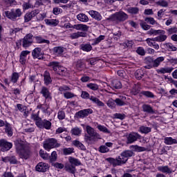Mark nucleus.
Masks as SVG:
<instances>
[{
  "label": "nucleus",
  "mask_w": 177,
  "mask_h": 177,
  "mask_svg": "<svg viewBox=\"0 0 177 177\" xmlns=\"http://www.w3.org/2000/svg\"><path fill=\"white\" fill-rule=\"evenodd\" d=\"M65 169L66 172H69V174H75V167L73 165H68L65 167Z\"/></svg>",
  "instance_id": "nucleus-54"
},
{
  "label": "nucleus",
  "mask_w": 177,
  "mask_h": 177,
  "mask_svg": "<svg viewBox=\"0 0 177 177\" xmlns=\"http://www.w3.org/2000/svg\"><path fill=\"white\" fill-rule=\"evenodd\" d=\"M140 93L143 96H145V97H149V99H154V97H156V95L149 91H142Z\"/></svg>",
  "instance_id": "nucleus-38"
},
{
  "label": "nucleus",
  "mask_w": 177,
  "mask_h": 177,
  "mask_svg": "<svg viewBox=\"0 0 177 177\" xmlns=\"http://www.w3.org/2000/svg\"><path fill=\"white\" fill-rule=\"evenodd\" d=\"M20 31H23V28H11L10 30V35H13L14 34L16 35V34H17V32H20Z\"/></svg>",
  "instance_id": "nucleus-56"
},
{
  "label": "nucleus",
  "mask_w": 177,
  "mask_h": 177,
  "mask_svg": "<svg viewBox=\"0 0 177 177\" xmlns=\"http://www.w3.org/2000/svg\"><path fill=\"white\" fill-rule=\"evenodd\" d=\"M44 85H46V86L52 84V77H50V73L48 71H46L44 73Z\"/></svg>",
  "instance_id": "nucleus-20"
},
{
  "label": "nucleus",
  "mask_w": 177,
  "mask_h": 177,
  "mask_svg": "<svg viewBox=\"0 0 177 177\" xmlns=\"http://www.w3.org/2000/svg\"><path fill=\"white\" fill-rule=\"evenodd\" d=\"M140 27L142 28V30H145V31H147V30H150L151 28V26L148 25L146 21H141L140 23Z\"/></svg>",
  "instance_id": "nucleus-45"
},
{
  "label": "nucleus",
  "mask_w": 177,
  "mask_h": 177,
  "mask_svg": "<svg viewBox=\"0 0 177 177\" xmlns=\"http://www.w3.org/2000/svg\"><path fill=\"white\" fill-rule=\"evenodd\" d=\"M57 118L58 120H63L66 118V113L64 111H59L57 113Z\"/></svg>",
  "instance_id": "nucleus-61"
},
{
  "label": "nucleus",
  "mask_w": 177,
  "mask_h": 177,
  "mask_svg": "<svg viewBox=\"0 0 177 177\" xmlns=\"http://www.w3.org/2000/svg\"><path fill=\"white\" fill-rule=\"evenodd\" d=\"M146 42L149 46H152L156 50L160 49V45H158V44H157L156 41L150 40V38H147L146 39Z\"/></svg>",
  "instance_id": "nucleus-32"
},
{
  "label": "nucleus",
  "mask_w": 177,
  "mask_h": 177,
  "mask_svg": "<svg viewBox=\"0 0 177 177\" xmlns=\"http://www.w3.org/2000/svg\"><path fill=\"white\" fill-rule=\"evenodd\" d=\"M158 170L160 172H162V174H167L168 175H171L174 171H173L168 166H160L158 167Z\"/></svg>",
  "instance_id": "nucleus-23"
},
{
  "label": "nucleus",
  "mask_w": 177,
  "mask_h": 177,
  "mask_svg": "<svg viewBox=\"0 0 177 177\" xmlns=\"http://www.w3.org/2000/svg\"><path fill=\"white\" fill-rule=\"evenodd\" d=\"M62 144L56 138H48L43 142V147L45 150L50 151L51 149H57Z\"/></svg>",
  "instance_id": "nucleus-3"
},
{
  "label": "nucleus",
  "mask_w": 177,
  "mask_h": 177,
  "mask_svg": "<svg viewBox=\"0 0 177 177\" xmlns=\"http://www.w3.org/2000/svg\"><path fill=\"white\" fill-rule=\"evenodd\" d=\"M135 76L137 80H140L141 78H143L145 73H143V71L138 70L135 73Z\"/></svg>",
  "instance_id": "nucleus-53"
},
{
  "label": "nucleus",
  "mask_w": 177,
  "mask_h": 177,
  "mask_svg": "<svg viewBox=\"0 0 177 177\" xmlns=\"http://www.w3.org/2000/svg\"><path fill=\"white\" fill-rule=\"evenodd\" d=\"M132 147L136 150V151H138V153H140L141 151H146V148H145L144 147L133 145Z\"/></svg>",
  "instance_id": "nucleus-63"
},
{
  "label": "nucleus",
  "mask_w": 177,
  "mask_h": 177,
  "mask_svg": "<svg viewBox=\"0 0 177 177\" xmlns=\"http://www.w3.org/2000/svg\"><path fill=\"white\" fill-rule=\"evenodd\" d=\"M136 52L138 55H140V56H145V55H146V51L143 47H138Z\"/></svg>",
  "instance_id": "nucleus-60"
},
{
  "label": "nucleus",
  "mask_w": 177,
  "mask_h": 177,
  "mask_svg": "<svg viewBox=\"0 0 177 177\" xmlns=\"http://www.w3.org/2000/svg\"><path fill=\"white\" fill-rule=\"evenodd\" d=\"M32 55L33 59H39V60L44 59L42 53H41V48H35L32 52Z\"/></svg>",
  "instance_id": "nucleus-17"
},
{
  "label": "nucleus",
  "mask_w": 177,
  "mask_h": 177,
  "mask_svg": "<svg viewBox=\"0 0 177 177\" xmlns=\"http://www.w3.org/2000/svg\"><path fill=\"white\" fill-rule=\"evenodd\" d=\"M114 41H118L121 38V35H122V32L120 30L118 32H115L113 33Z\"/></svg>",
  "instance_id": "nucleus-58"
},
{
  "label": "nucleus",
  "mask_w": 177,
  "mask_h": 177,
  "mask_svg": "<svg viewBox=\"0 0 177 177\" xmlns=\"http://www.w3.org/2000/svg\"><path fill=\"white\" fill-rule=\"evenodd\" d=\"M40 95L44 97L45 100H52V93L48 87L43 86L40 90Z\"/></svg>",
  "instance_id": "nucleus-13"
},
{
  "label": "nucleus",
  "mask_w": 177,
  "mask_h": 177,
  "mask_svg": "<svg viewBox=\"0 0 177 177\" xmlns=\"http://www.w3.org/2000/svg\"><path fill=\"white\" fill-rule=\"evenodd\" d=\"M66 28H74L75 30H78L80 31H88L89 30V26L86 24H75L72 26H67Z\"/></svg>",
  "instance_id": "nucleus-15"
},
{
  "label": "nucleus",
  "mask_w": 177,
  "mask_h": 177,
  "mask_svg": "<svg viewBox=\"0 0 177 177\" xmlns=\"http://www.w3.org/2000/svg\"><path fill=\"white\" fill-rule=\"evenodd\" d=\"M72 144L73 146H75V147H77V149H80V150H86V147H85V145H84V144H82L79 140H75L72 142Z\"/></svg>",
  "instance_id": "nucleus-26"
},
{
  "label": "nucleus",
  "mask_w": 177,
  "mask_h": 177,
  "mask_svg": "<svg viewBox=\"0 0 177 177\" xmlns=\"http://www.w3.org/2000/svg\"><path fill=\"white\" fill-rule=\"evenodd\" d=\"M5 16L8 17V19H10V20H12V21H16L17 20V17H21L23 15V12H21V9L17 8H12L9 11H5L4 12Z\"/></svg>",
  "instance_id": "nucleus-5"
},
{
  "label": "nucleus",
  "mask_w": 177,
  "mask_h": 177,
  "mask_svg": "<svg viewBox=\"0 0 177 177\" xmlns=\"http://www.w3.org/2000/svg\"><path fill=\"white\" fill-rule=\"evenodd\" d=\"M5 127V132L7 133L8 136H13V129H12V125L10 123L6 121Z\"/></svg>",
  "instance_id": "nucleus-25"
},
{
  "label": "nucleus",
  "mask_w": 177,
  "mask_h": 177,
  "mask_svg": "<svg viewBox=\"0 0 177 177\" xmlns=\"http://www.w3.org/2000/svg\"><path fill=\"white\" fill-rule=\"evenodd\" d=\"M127 12L131 15H138L139 13V8L138 7H131L127 9Z\"/></svg>",
  "instance_id": "nucleus-47"
},
{
  "label": "nucleus",
  "mask_w": 177,
  "mask_h": 177,
  "mask_svg": "<svg viewBox=\"0 0 177 177\" xmlns=\"http://www.w3.org/2000/svg\"><path fill=\"white\" fill-rule=\"evenodd\" d=\"M77 19L79 21H82V23H88L89 21V18L88 16L84 13H80L77 15Z\"/></svg>",
  "instance_id": "nucleus-27"
},
{
  "label": "nucleus",
  "mask_w": 177,
  "mask_h": 177,
  "mask_svg": "<svg viewBox=\"0 0 177 177\" xmlns=\"http://www.w3.org/2000/svg\"><path fill=\"white\" fill-rule=\"evenodd\" d=\"M97 128L100 131V132H103L104 133H110V130L102 124H98Z\"/></svg>",
  "instance_id": "nucleus-51"
},
{
  "label": "nucleus",
  "mask_w": 177,
  "mask_h": 177,
  "mask_svg": "<svg viewBox=\"0 0 177 177\" xmlns=\"http://www.w3.org/2000/svg\"><path fill=\"white\" fill-rule=\"evenodd\" d=\"M80 49L84 52H91L92 50V46L91 44H81Z\"/></svg>",
  "instance_id": "nucleus-41"
},
{
  "label": "nucleus",
  "mask_w": 177,
  "mask_h": 177,
  "mask_svg": "<svg viewBox=\"0 0 177 177\" xmlns=\"http://www.w3.org/2000/svg\"><path fill=\"white\" fill-rule=\"evenodd\" d=\"M37 44H47L49 45L50 44V41L43 39L41 36H36L35 37Z\"/></svg>",
  "instance_id": "nucleus-35"
},
{
  "label": "nucleus",
  "mask_w": 177,
  "mask_h": 177,
  "mask_svg": "<svg viewBox=\"0 0 177 177\" xmlns=\"http://www.w3.org/2000/svg\"><path fill=\"white\" fill-rule=\"evenodd\" d=\"M85 38L86 37V32H77L71 34L70 38L71 39H77V38Z\"/></svg>",
  "instance_id": "nucleus-19"
},
{
  "label": "nucleus",
  "mask_w": 177,
  "mask_h": 177,
  "mask_svg": "<svg viewBox=\"0 0 177 177\" xmlns=\"http://www.w3.org/2000/svg\"><path fill=\"white\" fill-rule=\"evenodd\" d=\"M106 104L108 106V107H109V109H115V106H117V104H115V100H113V98L109 99L107 102Z\"/></svg>",
  "instance_id": "nucleus-46"
},
{
  "label": "nucleus",
  "mask_w": 177,
  "mask_h": 177,
  "mask_svg": "<svg viewBox=\"0 0 177 177\" xmlns=\"http://www.w3.org/2000/svg\"><path fill=\"white\" fill-rule=\"evenodd\" d=\"M49 158L51 162H55V161L57 160V153L56 152V151H54L51 153V156H49Z\"/></svg>",
  "instance_id": "nucleus-57"
},
{
  "label": "nucleus",
  "mask_w": 177,
  "mask_h": 177,
  "mask_svg": "<svg viewBox=\"0 0 177 177\" xmlns=\"http://www.w3.org/2000/svg\"><path fill=\"white\" fill-rule=\"evenodd\" d=\"M35 169L37 172H46L48 169H49V167L48 166V164L45 162H39L37 165Z\"/></svg>",
  "instance_id": "nucleus-16"
},
{
  "label": "nucleus",
  "mask_w": 177,
  "mask_h": 177,
  "mask_svg": "<svg viewBox=\"0 0 177 177\" xmlns=\"http://www.w3.org/2000/svg\"><path fill=\"white\" fill-rule=\"evenodd\" d=\"M141 138L142 136H140V134H139L138 133H131L127 136V145H132V143H135L136 140Z\"/></svg>",
  "instance_id": "nucleus-12"
},
{
  "label": "nucleus",
  "mask_w": 177,
  "mask_h": 177,
  "mask_svg": "<svg viewBox=\"0 0 177 177\" xmlns=\"http://www.w3.org/2000/svg\"><path fill=\"white\" fill-rule=\"evenodd\" d=\"M113 116L114 118H116L117 120H121L122 121V120H125V118L127 117V115H125L124 113H115Z\"/></svg>",
  "instance_id": "nucleus-59"
},
{
  "label": "nucleus",
  "mask_w": 177,
  "mask_h": 177,
  "mask_svg": "<svg viewBox=\"0 0 177 177\" xmlns=\"http://www.w3.org/2000/svg\"><path fill=\"white\" fill-rule=\"evenodd\" d=\"M48 67H50V70H53V71L57 73L60 67V62L55 61L50 62L48 64Z\"/></svg>",
  "instance_id": "nucleus-21"
},
{
  "label": "nucleus",
  "mask_w": 177,
  "mask_h": 177,
  "mask_svg": "<svg viewBox=\"0 0 177 177\" xmlns=\"http://www.w3.org/2000/svg\"><path fill=\"white\" fill-rule=\"evenodd\" d=\"M86 88H88V89H91V91H99V85L95 83L87 84Z\"/></svg>",
  "instance_id": "nucleus-42"
},
{
  "label": "nucleus",
  "mask_w": 177,
  "mask_h": 177,
  "mask_svg": "<svg viewBox=\"0 0 177 177\" xmlns=\"http://www.w3.org/2000/svg\"><path fill=\"white\" fill-rule=\"evenodd\" d=\"M53 51L57 56H62V55H63V52H64V47H62V46L54 47L53 48Z\"/></svg>",
  "instance_id": "nucleus-30"
},
{
  "label": "nucleus",
  "mask_w": 177,
  "mask_h": 177,
  "mask_svg": "<svg viewBox=\"0 0 177 177\" xmlns=\"http://www.w3.org/2000/svg\"><path fill=\"white\" fill-rule=\"evenodd\" d=\"M156 3L162 8H167L168 6V2L165 0H159Z\"/></svg>",
  "instance_id": "nucleus-64"
},
{
  "label": "nucleus",
  "mask_w": 177,
  "mask_h": 177,
  "mask_svg": "<svg viewBox=\"0 0 177 177\" xmlns=\"http://www.w3.org/2000/svg\"><path fill=\"white\" fill-rule=\"evenodd\" d=\"M86 130L87 133L84 135V141L86 142V143H91V142H93L95 139H102L100 134L96 132L93 127L87 125Z\"/></svg>",
  "instance_id": "nucleus-2"
},
{
  "label": "nucleus",
  "mask_w": 177,
  "mask_h": 177,
  "mask_svg": "<svg viewBox=\"0 0 177 177\" xmlns=\"http://www.w3.org/2000/svg\"><path fill=\"white\" fill-rule=\"evenodd\" d=\"M76 68L78 71H82L85 68V63L81 59L77 60L76 62Z\"/></svg>",
  "instance_id": "nucleus-37"
},
{
  "label": "nucleus",
  "mask_w": 177,
  "mask_h": 177,
  "mask_svg": "<svg viewBox=\"0 0 177 177\" xmlns=\"http://www.w3.org/2000/svg\"><path fill=\"white\" fill-rule=\"evenodd\" d=\"M37 15H39V10L36 9L30 12H27L24 16V21L25 23H28V21H31L33 17H35Z\"/></svg>",
  "instance_id": "nucleus-14"
},
{
  "label": "nucleus",
  "mask_w": 177,
  "mask_h": 177,
  "mask_svg": "<svg viewBox=\"0 0 177 177\" xmlns=\"http://www.w3.org/2000/svg\"><path fill=\"white\" fill-rule=\"evenodd\" d=\"M12 147H13L12 142H8L5 139L0 140V149L2 151H9Z\"/></svg>",
  "instance_id": "nucleus-11"
},
{
  "label": "nucleus",
  "mask_w": 177,
  "mask_h": 177,
  "mask_svg": "<svg viewBox=\"0 0 177 177\" xmlns=\"http://www.w3.org/2000/svg\"><path fill=\"white\" fill-rule=\"evenodd\" d=\"M44 21L47 26H52L53 27H56L59 24V21L57 19H45Z\"/></svg>",
  "instance_id": "nucleus-36"
},
{
  "label": "nucleus",
  "mask_w": 177,
  "mask_h": 177,
  "mask_svg": "<svg viewBox=\"0 0 177 177\" xmlns=\"http://www.w3.org/2000/svg\"><path fill=\"white\" fill-rule=\"evenodd\" d=\"M110 19L112 21H115V23H121L128 19V15L124 11H119L113 14Z\"/></svg>",
  "instance_id": "nucleus-6"
},
{
  "label": "nucleus",
  "mask_w": 177,
  "mask_h": 177,
  "mask_svg": "<svg viewBox=\"0 0 177 177\" xmlns=\"http://www.w3.org/2000/svg\"><path fill=\"white\" fill-rule=\"evenodd\" d=\"M32 38H34V35H32V34H27L21 41V42H22L23 48H28L31 46V45H32V42H34Z\"/></svg>",
  "instance_id": "nucleus-10"
},
{
  "label": "nucleus",
  "mask_w": 177,
  "mask_h": 177,
  "mask_svg": "<svg viewBox=\"0 0 177 177\" xmlns=\"http://www.w3.org/2000/svg\"><path fill=\"white\" fill-rule=\"evenodd\" d=\"M75 96H77L75 94L70 91L64 93V97H65V99H73V97H75Z\"/></svg>",
  "instance_id": "nucleus-55"
},
{
  "label": "nucleus",
  "mask_w": 177,
  "mask_h": 177,
  "mask_svg": "<svg viewBox=\"0 0 177 177\" xmlns=\"http://www.w3.org/2000/svg\"><path fill=\"white\" fill-rule=\"evenodd\" d=\"M88 15H90L93 19H95V20H97V21H100V20L102 19V15L97 11L90 10L88 11Z\"/></svg>",
  "instance_id": "nucleus-22"
},
{
  "label": "nucleus",
  "mask_w": 177,
  "mask_h": 177,
  "mask_svg": "<svg viewBox=\"0 0 177 177\" xmlns=\"http://www.w3.org/2000/svg\"><path fill=\"white\" fill-rule=\"evenodd\" d=\"M138 131L140 132V133H145V135H147V133H150V132H151V127L142 125L139 127Z\"/></svg>",
  "instance_id": "nucleus-31"
},
{
  "label": "nucleus",
  "mask_w": 177,
  "mask_h": 177,
  "mask_svg": "<svg viewBox=\"0 0 177 177\" xmlns=\"http://www.w3.org/2000/svg\"><path fill=\"white\" fill-rule=\"evenodd\" d=\"M111 85L115 89H121L122 88V84L118 80H112Z\"/></svg>",
  "instance_id": "nucleus-34"
},
{
  "label": "nucleus",
  "mask_w": 177,
  "mask_h": 177,
  "mask_svg": "<svg viewBox=\"0 0 177 177\" xmlns=\"http://www.w3.org/2000/svg\"><path fill=\"white\" fill-rule=\"evenodd\" d=\"M165 145H177V140L172 138V137H165L164 138Z\"/></svg>",
  "instance_id": "nucleus-28"
},
{
  "label": "nucleus",
  "mask_w": 177,
  "mask_h": 177,
  "mask_svg": "<svg viewBox=\"0 0 177 177\" xmlns=\"http://www.w3.org/2000/svg\"><path fill=\"white\" fill-rule=\"evenodd\" d=\"M145 21H146L147 24H151V26H154V24H158L157 21H156V19L151 17H146L145 19Z\"/></svg>",
  "instance_id": "nucleus-49"
},
{
  "label": "nucleus",
  "mask_w": 177,
  "mask_h": 177,
  "mask_svg": "<svg viewBox=\"0 0 177 177\" xmlns=\"http://www.w3.org/2000/svg\"><path fill=\"white\" fill-rule=\"evenodd\" d=\"M143 113H147V114H155L156 111L153 109V106L149 104H144L142 106Z\"/></svg>",
  "instance_id": "nucleus-18"
},
{
  "label": "nucleus",
  "mask_w": 177,
  "mask_h": 177,
  "mask_svg": "<svg viewBox=\"0 0 177 177\" xmlns=\"http://www.w3.org/2000/svg\"><path fill=\"white\" fill-rule=\"evenodd\" d=\"M135 156V153L131 150H126L121 153L120 156L116 157V158H108L106 160L113 165V167H121V165H124L128 161L130 157H133Z\"/></svg>",
  "instance_id": "nucleus-1"
},
{
  "label": "nucleus",
  "mask_w": 177,
  "mask_h": 177,
  "mask_svg": "<svg viewBox=\"0 0 177 177\" xmlns=\"http://www.w3.org/2000/svg\"><path fill=\"white\" fill-rule=\"evenodd\" d=\"M153 60L154 58L151 57H147L145 58V62L147 66H145V68H147L148 70H150V68H153Z\"/></svg>",
  "instance_id": "nucleus-24"
},
{
  "label": "nucleus",
  "mask_w": 177,
  "mask_h": 177,
  "mask_svg": "<svg viewBox=\"0 0 177 177\" xmlns=\"http://www.w3.org/2000/svg\"><path fill=\"white\" fill-rule=\"evenodd\" d=\"M100 153H109L110 149L106 145H101L99 148Z\"/></svg>",
  "instance_id": "nucleus-62"
},
{
  "label": "nucleus",
  "mask_w": 177,
  "mask_h": 177,
  "mask_svg": "<svg viewBox=\"0 0 177 177\" xmlns=\"http://www.w3.org/2000/svg\"><path fill=\"white\" fill-rule=\"evenodd\" d=\"M62 152L64 156H70V154H73V153H74V148L73 147L64 148L62 149Z\"/></svg>",
  "instance_id": "nucleus-40"
},
{
  "label": "nucleus",
  "mask_w": 177,
  "mask_h": 177,
  "mask_svg": "<svg viewBox=\"0 0 177 177\" xmlns=\"http://www.w3.org/2000/svg\"><path fill=\"white\" fill-rule=\"evenodd\" d=\"M81 132H82V131L78 127H75L71 129V133L75 136H80V135H81Z\"/></svg>",
  "instance_id": "nucleus-52"
},
{
  "label": "nucleus",
  "mask_w": 177,
  "mask_h": 177,
  "mask_svg": "<svg viewBox=\"0 0 177 177\" xmlns=\"http://www.w3.org/2000/svg\"><path fill=\"white\" fill-rule=\"evenodd\" d=\"M164 60H165L164 57H158L155 59H153V68H157Z\"/></svg>",
  "instance_id": "nucleus-29"
},
{
  "label": "nucleus",
  "mask_w": 177,
  "mask_h": 177,
  "mask_svg": "<svg viewBox=\"0 0 177 177\" xmlns=\"http://www.w3.org/2000/svg\"><path fill=\"white\" fill-rule=\"evenodd\" d=\"M34 8V5L31 3V1H28V2H24L22 4L23 10H28V9Z\"/></svg>",
  "instance_id": "nucleus-39"
},
{
  "label": "nucleus",
  "mask_w": 177,
  "mask_h": 177,
  "mask_svg": "<svg viewBox=\"0 0 177 177\" xmlns=\"http://www.w3.org/2000/svg\"><path fill=\"white\" fill-rule=\"evenodd\" d=\"M39 156L43 160H49V153L44 151V149L39 150Z\"/></svg>",
  "instance_id": "nucleus-50"
},
{
  "label": "nucleus",
  "mask_w": 177,
  "mask_h": 177,
  "mask_svg": "<svg viewBox=\"0 0 177 177\" xmlns=\"http://www.w3.org/2000/svg\"><path fill=\"white\" fill-rule=\"evenodd\" d=\"M93 113V110L89 108L80 110L75 114L74 118H77V120H80V118H85L86 117H88L89 114H92Z\"/></svg>",
  "instance_id": "nucleus-9"
},
{
  "label": "nucleus",
  "mask_w": 177,
  "mask_h": 177,
  "mask_svg": "<svg viewBox=\"0 0 177 177\" xmlns=\"http://www.w3.org/2000/svg\"><path fill=\"white\" fill-rule=\"evenodd\" d=\"M174 71V68L172 67H165V68H162L160 69L157 70L158 74H165V73H172Z\"/></svg>",
  "instance_id": "nucleus-33"
},
{
  "label": "nucleus",
  "mask_w": 177,
  "mask_h": 177,
  "mask_svg": "<svg viewBox=\"0 0 177 177\" xmlns=\"http://www.w3.org/2000/svg\"><path fill=\"white\" fill-rule=\"evenodd\" d=\"M17 153L20 158H22L23 160H28V158H30L32 155V152H31V149H30V147H28L21 149H18Z\"/></svg>",
  "instance_id": "nucleus-7"
},
{
  "label": "nucleus",
  "mask_w": 177,
  "mask_h": 177,
  "mask_svg": "<svg viewBox=\"0 0 177 177\" xmlns=\"http://www.w3.org/2000/svg\"><path fill=\"white\" fill-rule=\"evenodd\" d=\"M58 91L59 92H61V93H63L64 95V93H66V92H68V91H71V88H70V86H61L59 87Z\"/></svg>",
  "instance_id": "nucleus-44"
},
{
  "label": "nucleus",
  "mask_w": 177,
  "mask_h": 177,
  "mask_svg": "<svg viewBox=\"0 0 177 177\" xmlns=\"http://www.w3.org/2000/svg\"><path fill=\"white\" fill-rule=\"evenodd\" d=\"M19 77L20 76L19 75V73L14 72L11 75V82H12L13 84H16L17 81H19Z\"/></svg>",
  "instance_id": "nucleus-43"
},
{
  "label": "nucleus",
  "mask_w": 177,
  "mask_h": 177,
  "mask_svg": "<svg viewBox=\"0 0 177 177\" xmlns=\"http://www.w3.org/2000/svg\"><path fill=\"white\" fill-rule=\"evenodd\" d=\"M69 162L71 164H73V165H75L76 167H78V165H81V162L80 161V160L73 157L69 158Z\"/></svg>",
  "instance_id": "nucleus-48"
},
{
  "label": "nucleus",
  "mask_w": 177,
  "mask_h": 177,
  "mask_svg": "<svg viewBox=\"0 0 177 177\" xmlns=\"http://www.w3.org/2000/svg\"><path fill=\"white\" fill-rule=\"evenodd\" d=\"M35 125L40 129H47L48 131L52 128V122L46 119L35 122Z\"/></svg>",
  "instance_id": "nucleus-8"
},
{
  "label": "nucleus",
  "mask_w": 177,
  "mask_h": 177,
  "mask_svg": "<svg viewBox=\"0 0 177 177\" xmlns=\"http://www.w3.org/2000/svg\"><path fill=\"white\" fill-rule=\"evenodd\" d=\"M80 96L82 99H85V100L89 99V100H91L92 103H93L94 104H96L98 107H104V104L103 103V102H102L99 98L93 95L91 96V95L89 94V93H88V91H82Z\"/></svg>",
  "instance_id": "nucleus-4"
}]
</instances>
